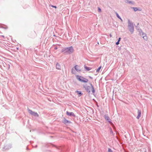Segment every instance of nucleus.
I'll use <instances>...</instances> for the list:
<instances>
[{
  "label": "nucleus",
  "instance_id": "obj_28",
  "mask_svg": "<svg viewBox=\"0 0 152 152\" xmlns=\"http://www.w3.org/2000/svg\"><path fill=\"white\" fill-rule=\"evenodd\" d=\"M54 49H55V50H56V49H57V47H56L55 48H54Z\"/></svg>",
  "mask_w": 152,
  "mask_h": 152
},
{
  "label": "nucleus",
  "instance_id": "obj_24",
  "mask_svg": "<svg viewBox=\"0 0 152 152\" xmlns=\"http://www.w3.org/2000/svg\"><path fill=\"white\" fill-rule=\"evenodd\" d=\"M108 152H112V151L110 149H109Z\"/></svg>",
  "mask_w": 152,
  "mask_h": 152
},
{
  "label": "nucleus",
  "instance_id": "obj_7",
  "mask_svg": "<svg viewBox=\"0 0 152 152\" xmlns=\"http://www.w3.org/2000/svg\"><path fill=\"white\" fill-rule=\"evenodd\" d=\"M75 69L77 71V72H79L80 71V68L79 66L78 65H76L75 66Z\"/></svg>",
  "mask_w": 152,
  "mask_h": 152
},
{
  "label": "nucleus",
  "instance_id": "obj_26",
  "mask_svg": "<svg viewBox=\"0 0 152 152\" xmlns=\"http://www.w3.org/2000/svg\"><path fill=\"white\" fill-rule=\"evenodd\" d=\"M121 38L120 37H119L118 39V41L119 42H120V40H121Z\"/></svg>",
  "mask_w": 152,
  "mask_h": 152
},
{
  "label": "nucleus",
  "instance_id": "obj_12",
  "mask_svg": "<svg viewBox=\"0 0 152 152\" xmlns=\"http://www.w3.org/2000/svg\"><path fill=\"white\" fill-rule=\"evenodd\" d=\"M85 88L87 92H88L89 93L90 92V87H89V86H87V87H85Z\"/></svg>",
  "mask_w": 152,
  "mask_h": 152
},
{
  "label": "nucleus",
  "instance_id": "obj_14",
  "mask_svg": "<svg viewBox=\"0 0 152 152\" xmlns=\"http://www.w3.org/2000/svg\"><path fill=\"white\" fill-rule=\"evenodd\" d=\"M91 86L92 88V92H93V93H94L95 92V90H94V86L92 85L91 84Z\"/></svg>",
  "mask_w": 152,
  "mask_h": 152
},
{
  "label": "nucleus",
  "instance_id": "obj_22",
  "mask_svg": "<svg viewBox=\"0 0 152 152\" xmlns=\"http://www.w3.org/2000/svg\"><path fill=\"white\" fill-rule=\"evenodd\" d=\"M98 11L99 12H101V9L99 8H98Z\"/></svg>",
  "mask_w": 152,
  "mask_h": 152
},
{
  "label": "nucleus",
  "instance_id": "obj_2",
  "mask_svg": "<svg viewBox=\"0 0 152 152\" xmlns=\"http://www.w3.org/2000/svg\"><path fill=\"white\" fill-rule=\"evenodd\" d=\"M134 24L129 19L128 20V28L130 32L132 34L134 31Z\"/></svg>",
  "mask_w": 152,
  "mask_h": 152
},
{
  "label": "nucleus",
  "instance_id": "obj_27",
  "mask_svg": "<svg viewBox=\"0 0 152 152\" xmlns=\"http://www.w3.org/2000/svg\"><path fill=\"white\" fill-rule=\"evenodd\" d=\"M1 37H3L4 39L5 38V37H4V36L2 35Z\"/></svg>",
  "mask_w": 152,
  "mask_h": 152
},
{
  "label": "nucleus",
  "instance_id": "obj_16",
  "mask_svg": "<svg viewBox=\"0 0 152 152\" xmlns=\"http://www.w3.org/2000/svg\"><path fill=\"white\" fill-rule=\"evenodd\" d=\"M76 92L77 93V94L79 95V96H80L82 95L80 91H76Z\"/></svg>",
  "mask_w": 152,
  "mask_h": 152
},
{
  "label": "nucleus",
  "instance_id": "obj_18",
  "mask_svg": "<svg viewBox=\"0 0 152 152\" xmlns=\"http://www.w3.org/2000/svg\"><path fill=\"white\" fill-rule=\"evenodd\" d=\"M85 68L87 71H89L91 69V68L89 67H88L86 66H85Z\"/></svg>",
  "mask_w": 152,
  "mask_h": 152
},
{
  "label": "nucleus",
  "instance_id": "obj_15",
  "mask_svg": "<svg viewBox=\"0 0 152 152\" xmlns=\"http://www.w3.org/2000/svg\"><path fill=\"white\" fill-rule=\"evenodd\" d=\"M125 2L127 3L132 4V1H129V0H125Z\"/></svg>",
  "mask_w": 152,
  "mask_h": 152
},
{
  "label": "nucleus",
  "instance_id": "obj_13",
  "mask_svg": "<svg viewBox=\"0 0 152 152\" xmlns=\"http://www.w3.org/2000/svg\"><path fill=\"white\" fill-rule=\"evenodd\" d=\"M115 14H116V15L117 16V17L119 18V19H120L121 20V21L122 22L123 21V20H122V19L121 18V17L119 16V15L118 14V13L115 12Z\"/></svg>",
  "mask_w": 152,
  "mask_h": 152
},
{
  "label": "nucleus",
  "instance_id": "obj_29",
  "mask_svg": "<svg viewBox=\"0 0 152 152\" xmlns=\"http://www.w3.org/2000/svg\"><path fill=\"white\" fill-rule=\"evenodd\" d=\"M110 37H112V35L111 34H110Z\"/></svg>",
  "mask_w": 152,
  "mask_h": 152
},
{
  "label": "nucleus",
  "instance_id": "obj_10",
  "mask_svg": "<svg viewBox=\"0 0 152 152\" xmlns=\"http://www.w3.org/2000/svg\"><path fill=\"white\" fill-rule=\"evenodd\" d=\"M63 122L65 124L71 123L70 121L67 120L64 118V119Z\"/></svg>",
  "mask_w": 152,
  "mask_h": 152
},
{
  "label": "nucleus",
  "instance_id": "obj_5",
  "mask_svg": "<svg viewBox=\"0 0 152 152\" xmlns=\"http://www.w3.org/2000/svg\"><path fill=\"white\" fill-rule=\"evenodd\" d=\"M105 119L113 127L114 125L113 123L111 122V120L110 118L107 115H105L104 116Z\"/></svg>",
  "mask_w": 152,
  "mask_h": 152
},
{
  "label": "nucleus",
  "instance_id": "obj_25",
  "mask_svg": "<svg viewBox=\"0 0 152 152\" xmlns=\"http://www.w3.org/2000/svg\"><path fill=\"white\" fill-rule=\"evenodd\" d=\"M51 6L52 7H53L55 8H56V6H53V5H51Z\"/></svg>",
  "mask_w": 152,
  "mask_h": 152
},
{
  "label": "nucleus",
  "instance_id": "obj_19",
  "mask_svg": "<svg viewBox=\"0 0 152 152\" xmlns=\"http://www.w3.org/2000/svg\"><path fill=\"white\" fill-rule=\"evenodd\" d=\"M101 66H100V67H99V68H98L96 69V72H99V71H100V69H101Z\"/></svg>",
  "mask_w": 152,
  "mask_h": 152
},
{
  "label": "nucleus",
  "instance_id": "obj_17",
  "mask_svg": "<svg viewBox=\"0 0 152 152\" xmlns=\"http://www.w3.org/2000/svg\"><path fill=\"white\" fill-rule=\"evenodd\" d=\"M110 134L111 135V136H113V132L111 128L110 129Z\"/></svg>",
  "mask_w": 152,
  "mask_h": 152
},
{
  "label": "nucleus",
  "instance_id": "obj_3",
  "mask_svg": "<svg viewBox=\"0 0 152 152\" xmlns=\"http://www.w3.org/2000/svg\"><path fill=\"white\" fill-rule=\"evenodd\" d=\"M76 78L77 80L82 82L87 83L88 81V80L87 79L79 75L76 76Z\"/></svg>",
  "mask_w": 152,
  "mask_h": 152
},
{
  "label": "nucleus",
  "instance_id": "obj_8",
  "mask_svg": "<svg viewBox=\"0 0 152 152\" xmlns=\"http://www.w3.org/2000/svg\"><path fill=\"white\" fill-rule=\"evenodd\" d=\"M66 114L70 116H73L75 117V115L74 114V113L73 112H69L68 111H67L66 112Z\"/></svg>",
  "mask_w": 152,
  "mask_h": 152
},
{
  "label": "nucleus",
  "instance_id": "obj_1",
  "mask_svg": "<svg viewBox=\"0 0 152 152\" xmlns=\"http://www.w3.org/2000/svg\"><path fill=\"white\" fill-rule=\"evenodd\" d=\"M74 51L73 48L72 46L69 47L63 48L61 50V52L67 54L72 53Z\"/></svg>",
  "mask_w": 152,
  "mask_h": 152
},
{
  "label": "nucleus",
  "instance_id": "obj_20",
  "mask_svg": "<svg viewBox=\"0 0 152 152\" xmlns=\"http://www.w3.org/2000/svg\"><path fill=\"white\" fill-rule=\"evenodd\" d=\"M133 8L134 11H136L138 10V8L137 7H133Z\"/></svg>",
  "mask_w": 152,
  "mask_h": 152
},
{
  "label": "nucleus",
  "instance_id": "obj_11",
  "mask_svg": "<svg viewBox=\"0 0 152 152\" xmlns=\"http://www.w3.org/2000/svg\"><path fill=\"white\" fill-rule=\"evenodd\" d=\"M56 68L58 69H60L61 68V66L58 63H57L56 65Z\"/></svg>",
  "mask_w": 152,
  "mask_h": 152
},
{
  "label": "nucleus",
  "instance_id": "obj_6",
  "mask_svg": "<svg viewBox=\"0 0 152 152\" xmlns=\"http://www.w3.org/2000/svg\"><path fill=\"white\" fill-rule=\"evenodd\" d=\"M140 35L143 38V39L145 40H147V37L146 36V34L143 32L142 31L140 32Z\"/></svg>",
  "mask_w": 152,
  "mask_h": 152
},
{
  "label": "nucleus",
  "instance_id": "obj_23",
  "mask_svg": "<svg viewBox=\"0 0 152 152\" xmlns=\"http://www.w3.org/2000/svg\"><path fill=\"white\" fill-rule=\"evenodd\" d=\"M119 42L118 41H117L116 43V45H118L119 43Z\"/></svg>",
  "mask_w": 152,
  "mask_h": 152
},
{
  "label": "nucleus",
  "instance_id": "obj_21",
  "mask_svg": "<svg viewBox=\"0 0 152 152\" xmlns=\"http://www.w3.org/2000/svg\"><path fill=\"white\" fill-rule=\"evenodd\" d=\"M74 71L75 70H74V69L73 68L72 69V73L73 74H75Z\"/></svg>",
  "mask_w": 152,
  "mask_h": 152
},
{
  "label": "nucleus",
  "instance_id": "obj_9",
  "mask_svg": "<svg viewBox=\"0 0 152 152\" xmlns=\"http://www.w3.org/2000/svg\"><path fill=\"white\" fill-rule=\"evenodd\" d=\"M138 115L137 116V118L138 119H139L140 117H141V111L140 110H138L137 111Z\"/></svg>",
  "mask_w": 152,
  "mask_h": 152
},
{
  "label": "nucleus",
  "instance_id": "obj_4",
  "mask_svg": "<svg viewBox=\"0 0 152 152\" xmlns=\"http://www.w3.org/2000/svg\"><path fill=\"white\" fill-rule=\"evenodd\" d=\"M28 113L31 115L35 117H38L39 116V115L37 112L33 111L29 109H28Z\"/></svg>",
  "mask_w": 152,
  "mask_h": 152
}]
</instances>
